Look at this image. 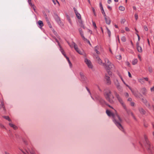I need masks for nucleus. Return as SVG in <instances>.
Returning <instances> with one entry per match:
<instances>
[{"label": "nucleus", "instance_id": "nucleus-1", "mask_svg": "<svg viewBox=\"0 0 154 154\" xmlns=\"http://www.w3.org/2000/svg\"><path fill=\"white\" fill-rule=\"evenodd\" d=\"M106 113L109 116H112L113 118V121L116 125L118 128L122 131L124 132V129L123 126L121 124L122 122V119L117 114L115 115L112 113L109 110H106Z\"/></svg>", "mask_w": 154, "mask_h": 154}, {"label": "nucleus", "instance_id": "nucleus-2", "mask_svg": "<svg viewBox=\"0 0 154 154\" xmlns=\"http://www.w3.org/2000/svg\"><path fill=\"white\" fill-rule=\"evenodd\" d=\"M144 141L143 142V145L140 142V145L143 147H145L150 154H154V149L152 146L151 145L150 142L148 139L146 135H144Z\"/></svg>", "mask_w": 154, "mask_h": 154}, {"label": "nucleus", "instance_id": "nucleus-3", "mask_svg": "<svg viewBox=\"0 0 154 154\" xmlns=\"http://www.w3.org/2000/svg\"><path fill=\"white\" fill-rule=\"evenodd\" d=\"M104 96L106 100L110 103H112L113 100L112 99L114 98V97L111 94V92L109 89H107L104 93Z\"/></svg>", "mask_w": 154, "mask_h": 154}, {"label": "nucleus", "instance_id": "nucleus-4", "mask_svg": "<svg viewBox=\"0 0 154 154\" xmlns=\"http://www.w3.org/2000/svg\"><path fill=\"white\" fill-rule=\"evenodd\" d=\"M69 46L72 48H74L76 51L79 54L81 55H83L84 53V51H83L80 50L78 48L77 45L74 42H72L71 43H69L67 42Z\"/></svg>", "mask_w": 154, "mask_h": 154}, {"label": "nucleus", "instance_id": "nucleus-5", "mask_svg": "<svg viewBox=\"0 0 154 154\" xmlns=\"http://www.w3.org/2000/svg\"><path fill=\"white\" fill-rule=\"evenodd\" d=\"M104 59L105 63H103L105 65H102L103 66H105L109 69H111L114 67V65L110 63L107 58H105Z\"/></svg>", "mask_w": 154, "mask_h": 154}, {"label": "nucleus", "instance_id": "nucleus-6", "mask_svg": "<svg viewBox=\"0 0 154 154\" xmlns=\"http://www.w3.org/2000/svg\"><path fill=\"white\" fill-rule=\"evenodd\" d=\"M93 56L96 62L98 64L102 65H105L103 63L102 60L95 53L93 54Z\"/></svg>", "mask_w": 154, "mask_h": 154}, {"label": "nucleus", "instance_id": "nucleus-7", "mask_svg": "<svg viewBox=\"0 0 154 154\" xmlns=\"http://www.w3.org/2000/svg\"><path fill=\"white\" fill-rule=\"evenodd\" d=\"M121 104H122V106L123 107L124 109L125 110L127 114L128 115H131V116H132V117H133V118L135 120H136V118L135 117L133 113L131 112V110L130 109H128L127 108L125 104L123 102V103H121Z\"/></svg>", "mask_w": 154, "mask_h": 154}, {"label": "nucleus", "instance_id": "nucleus-8", "mask_svg": "<svg viewBox=\"0 0 154 154\" xmlns=\"http://www.w3.org/2000/svg\"><path fill=\"white\" fill-rule=\"evenodd\" d=\"M113 92L120 103L121 104L122 103H123V102L122 99L117 93L116 91V90H113Z\"/></svg>", "mask_w": 154, "mask_h": 154}, {"label": "nucleus", "instance_id": "nucleus-9", "mask_svg": "<svg viewBox=\"0 0 154 154\" xmlns=\"http://www.w3.org/2000/svg\"><path fill=\"white\" fill-rule=\"evenodd\" d=\"M113 92L120 103L121 104L122 103H123V102L122 99L117 93L116 91V90H113Z\"/></svg>", "mask_w": 154, "mask_h": 154}, {"label": "nucleus", "instance_id": "nucleus-10", "mask_svg": "<svg viewBox=\"0 0 154 154\" xmlns=\"http://www.w3.org/2000/svg\"><path fill=\"white\" fill-rule=\"evenodd\" d=\"M55 19L56 22L60 26H62L63 25V24L60 20V18L57 15H56V16Z\"/></svg>", "mask_w": 154, "mask_h": 154}, {"label": "nucleus", "instance_id": "nucleus-11", "mask_svg": "<svg viewBox=\"0 0 154 154\" xmlns=\"http://www.w3.org/2000/svg\"><path fill=\"white\" fill-rule=\"evenodd\" d=\"M85 62L86 64H87L89 68H92L93 66L92 64L91 63L90 60L86 58L85 59Z\"/></svg>", "mask_w": 154, "mask_h": 154}, {"label": "nucleus", "instance_id": "nucleus-12", "mask_svg": "<svg viewBox=\"0 0 154 154\" xmlns=\"http://www.w3.org/2000/svg\"><path fill=\"white\" fill-rule=\"evenodd\" d=\"M56 40L57 42L58 43V44L59 46L60 47V51L62 53V54L64 55V56L65 57V55H66L65 54V52L63 49L62 48L61 46L59 44V42L57 40V39H56Z\"/></svg>", "mask_w": 154, "mask_h": 154}, {"label": "nucleus", "instance_id": "nucleus-13", "mask_svg": "<svg viewBox=\"0 0 154 154\" xmlns=\"http://www.w3.org/2000/svg\"><path fill=\"white\" fill-rule=\"evenodd\" d=\"M100 50V47L98 46H95L94 48V51L96 52V54H100V52L99 51Z\"/></svg>", "mask_w": 154, "mask_h": 154}, {"label": "nucleus", "instance_id": "nucleus-14", "mask_svg": "<svg viewBox=\"0 0 154 154\" xmlns=\"http://www.w3.org/2000/svg\"><path fill=\"white\" fill-rule=\"evenodd\" d=\"M105 79H106V83L108 85H109L111 84V82L110 80L109 77L107 75H105Z\"/></svg>", "mask_w": 154, "mask_h": 154}, {"label": "nucleus", "instance_id": "nucleus-15", "mask_svg": "<svg viewBox=\"0 0 154 154\" xmlns=\"http://www.w3.org/2000/svg\"><path fill=\"white\" fill-rule=\"evenodd\" d=\"M138 110L140 114L142 115H144L145 114L146 112L144 109L142 107H139Z\"/></svg>", "mask_w": 154, "mask_h": 154}, {"label": "nucleus", "instance_id": "nucleus-16", "mask_svg": "<svg viewBox=\"0 0 154 154\" xmlns=\"http://www.w3.org/2000/svg\"><path fill=\"white\" fill-rule=\"evenodd\" d=\"M136 46L138 51L140 52H142V48L140 46H139L138 42H137L136 44Z\"/></svg>", "mask_w": 154, "mask_h": 154}, {"label": "nucleus", "instance_id": "nucleus-17", "mask_svg": "<svg viewBox=\"0 0 154 154\" xmlns=\"http://www.w3.org/2000/svg\"><path fill=\"white\" fill-rule=\"evenodd\" d=\"M133 94L137 97L141 98V97H143L142 95L140 93L137 94L134 92H133Z\"/></svg>", "mask_w": 154, "mask_h": 154}, {"label": "nucleus", "instance_id": "nucleus-18", "mask_svg": "<svg viewBox=\"0 0 154 154\" xmlns=\"http://www.w3.org/2000/svg\"><path fill=\"white\" fill-rule=\"evenodd\" d=\"M140 99H141V100H142V101L147 106V105H148V106H149V104H147V101L146 99L143 98L142 97H141V98H140Z\"/></svg>", "mask_w": 154, "mask_h": 154}, {"label": "nucleus", "instance_id": "nucleus-19", "mask_svg": "<svg viewBox=\"0 0 154 154\" xmlns=\"http://www.w3.org/2000/svg\"><path fill=\"white\" fill-rule=\"evenodd\" d=\"M105 19L106 24L108 25L110 24L111 21L109 17H105Z\"/></svg>", "mask_w": 154, "mask_h": 154}, {"label": "nucleus", "instance_id": "nucleus-20", "mask_svg": "<svg viewBox=\"0 0 154 154\" xmlns=\"http://www.w3.org/2000/svg\"><path fill=\"white\" fill-rule=\"evenodd\" d=\"M141 91L142 93L144 95H145L146 94V90L145 88H143L141 89Z\"/></svg>", "mask_w": 154, "mask_h": 154}, {"label": "nucleus", "instance_id": "nucleus-21", "mask_svg": "<svg viewBox=\"0 0 154 154\" xmlns=\"http://www.w3.org/2000/svg\"><path fill=\"white\" fill-rule=\"evenodd\" d=\"M101 103H104L105 104H106L110 108H112L113 109V108L111 106H110V105H109L107 104H106V102H105V101L102 98H101Z\"/></svg>", "mask_w": 154, "mask_h": 154}, {"label": "nucleus", "instance_id": "nucleus-22", "mask_svg": "<svg viewBox=\"0 0 154 154\" xmlns=\"http://www.w3.org/2000/svg\"><path fill=\"white\" fill-rule=\"evenodd\" d=\"M116 87L118 90L120 92H122L123 91L122 88V87L120 86V85Z\"/></svg>", "mask_w": 154, "mask_h": 154}, {"label": "nucleus", "instance_id": "nucleus-23", "mask_svg": "<svg viewBox=\"0 0 154 154\" xmlns=\"http://www.w3.org/2000/svg\"><path fill=\"white\" fill-rule=\"evenodd\" d=\"M9 125L10 126H11V127H12L14 129L16 130L17 129V127L15 125L11 123H9Z\"/></svg>", "mask_w": 154, "mask_h": 154}, {"label": "nucleus", "instance_id": "nucleus-24", "mask_svg": "<svg viewBox=\"0 0 154 154\" xmlns=\"http://www.w3.org/2000/svg\"><path fill=\"white\" fill-rule=\"evenodd\" d=\"M114 83L116 87L120 85V84L117 79L114 80Z\"/></svg>", "mask_w": 154, "mask_h": 154}, {"label": "nucleus", "instance_id": "nucleus-25", "mask_svg": "<svg viewBox=\"0 0 154 154\" xmlns=\"http://www.w3.org/2000/svg\"><path fill=\"white\" fill-rule=\"evenodd\" d=\"M38 24L41 27L43 26L44 25L42 21L41 20L38 21Z\"/></svg>", "mask_w": 154, "mask_h": 154}, {"label": "nucleus", "instance_id": "nucleus-26", "mask_svg": "<svg viewBox=\"0 0 154 154\" xmlns=\"http://www.w3.org/2000/svg\"><path fill=\"white\" fill-rule=\"evenodd\" d=\"M79 31L80 33V34L81 35V36L82 37L84 38H84V36H83V32H82V29L81 28H79Z\"/></svg>", "mask_w": 154, "mask_h": 154}, {"label": "nucleus", "instance_id": "nucleus-27", "mask_svg": "<svg viewBox=\"0 0 154 154\" xmlns=\"http://www.w3.org/2000/svg\"><path fill=\"white\" fill-rule=\"evenodd\" d=\"M76 17L79 19H81V17L80 14L78 13L77 12L75 14Z\"/></svg>", "mask_w": 154, "mask_h": 154}, {"label": "nucleus", "instance_id": "nucleus-28", "mask_svg": "<svg viewBox=\"0 0 154 154\" xmlns=\"http://www.w3.org/2000/svg\"><path fill=\"white\" fill-rule=\"evenodd\" d=\"M79 20H79V22L80 23V26L81 27H82L83 29H84L85 28V27L84 26V25H83V24L82 21L81 20V19H79Z\"/></svg>", "mask_w": 154, "mask_h": 154}, {"label": "nucleus", "instance_id": "nucleus-29", "mask_svg": "<svg viewBox=\"0 0 154 154\" xmlns=\"http://www.w3.org/2000/svg\"><path fill=\"white\" fill-rule=\"evenodd\" d=\"M79 20H79V22L80 23V26L81 27H82L83 29H84L85 28V27L84 26V25H83V24L82 21L81 20V19H79Z\"/></svg>", "mask_w": 154, "mask_h": 154}, {"label": "nucleus", "instance_id": "nucleus-30", "mask_svg": "<svg viewBox=\"0 0 154 154\" xmlns=\"http://www.w3.org/2000/svg\"><path fill=\"white\" fill-rule=\"evenodd\" d=\"M80 75L81 77V79H82V80H84L85 79V77L83 73L82 72L80 73Z\"/></svg>", "mask_w": 154, "mask_h": 154}, {"label": "nucleus", "instance_id": "nucleus-31", "mask_svg": "<svg viewBox=\"0 0 154 154\" xmlns=\"http://www.w3.org/2000/svg\"><path fill=\"white\" fill-rule=\"evenodd\" d=\"M138 61L137 60V59H134L132 62V64L133 65H135L137 64Z\"/></svg>", "mask_w": 154, "mask_h": 154}, {"label": "nucleus", "instance_id": "nucleus-32", "mask_svg": "<svg viewBox=\"0 0 154 154\" xmlns=\"http://www.w3.org/2000/svg\"><path fill=\"white\" fill-rule=\"evenodd\" d=\"M46 19L47 22V23L49 27L50 28H51L52 26H51V24L49 21V20L47 18H46Z\"/></svg>", "mask_w": 154, "mask_h": 154}, {"label": "nucleus", "instance_id": "nucleus-33", "mask_svg": "<svg viewBox=\"0 0 154 154\" xmlns=\"http://www.w3.org/2000/svg\"><path fill=\"white\" fill-rule=\"evenodd\" d=\"M2 107L3 109L5 110V107L4 106V103L2 102H1V104H0V109Z\"/></svg>", "mask_w": 154, "mask_h": 154}, {"label": "nucleus", "instance_id": "nucleus-34", "mask_svg": "<svg viewBox=\"0 0 154 154\" xmlns=\"http://www.w3.org/2000/svg\"><path fill=\"white\" fill-rule=\"evenodd\" d=\"M139 81L141 84H143L144 82V80L143 78V79H139Z\"/></svg>", "mask_w": 154, "mask_h": 154}, {"label": "nucleus", "instance_id": "nucleus-35", "mask_svg": "<svg viewBox=\"0 0 154 154\" xmlns=\"http://www.w3.org/2000/svg\"><path fill=\"white\" fill-rule=\"evenodd\" d=\"M101 12L102 13V14H103V15L105 17L106 16V15L105 14V12L104 11V10H103V8H102V9H101Z\"/></svg>", "mask_w": 154, "mask_h": 154}, {"label": "nucleus", "instance_id": "nucleus-36", "mask_svg": "<svg viewBox=\"0 0 154 154\" xmlns=\"http://www.w3.org/2000/svg\"><path fill=\"white\" fill-rule=\"evenodd\" d=\"M116 58L119 60H121L122 59V57L120 55H118L116 56Z\"/></svg>", "mask_w": 154, "mask_h": 154}, {"label": "nucleus", "instance_id": "nucleus-37", "mask_svg": "<svg viewBox=\"0 0 154 154\" xmlns=\"http://www.w3.org/2000/svg\"><path fill=\"white\" fill-rule=\"evenodd\" d=\"M3 117L5 119L8 120L9 121H11V120L9 118V117L8 116H4Z\"/></svg>", "mask_w": 154, "mask_h": 154}, {"label": "nucleus", "instance_id": "nucleus-38", "mask_svg": "<svg viewBox=\"0 0 154 154\" xmlns=\"http://www.w3.org/2000/svg\"><path fill=\"white\" fill-rule=\"evenodd\" d=\"M119 10L122 11H124L125 9V8L122 6H120L119 8Z\"/></svg>", "mask_w": 154, "mask_h": 154}, {"label": "nucleus", "instance_id": "nucleus-39", "mask_svg": "<svg viewBox=\"0 0 154 154\" xmlns=\"http://www.w3.org/2000/svg\"><path fill=\"white\" fill-rule=\"evenodd\" d=\"M130 104L131 106L134 107L135 106V104L134 102H131L130 103Z\"/></svg>", "mask_w": 154, "mask_h": 154}, {"label": "nucleus", "instance_id": "nucleus-40", "mask_svg": "<svg viewBox=\"0 0 154 154\" xmlns=\"http://www.w3.org/2000/svg\"><path fill=\"white\" fill-rule=\"evenodd\" d=\"M107 33L108 34V35L109 37L110 36V35H111V32L107 28Z\"/></svg>", "mask_w": 154, "mask_h": 154}, {"label": "nucleus", "instance_id": "nucleus-41", "mask_svg": "<svg viewBox=\"0 0 154 154\" xmlns=\"http://www.w3.org/2000/svg\"><path fill=\"white\" fill-rule=\"evenodd\" d=\"M54 34L56 35V37L54 38H59L60 37L58 35H57V34L56 32H54Z\"/></svg>", "mask_w": 154, "mask_h": 154}, {"label": "nucleus", "instance_id": "nucleus-42", "mask_svg": "<svg viewBox=\"0 0 154 154\" xmlns=\"http://www.w3.org/2000/svg\"><path fill=\"white\" fill-rule=\"evenodd\" d=\"M149 71L150 72H152V68L151 67H149L148 68Z\"/></svg>", "mask_w": 154, "mask_h": 154}, {"label": "nucleus", "instance_id": "nucleus-43", "mask_svg": "<svg viewBox=\"0 0 154 154\" xmlns=\"http://www.w3.org/2000/svg\"><path fill=\"white\" fill-rule=\"evenodd\" d=\"M134 16L136 20H137L138 18V15L137 13L135 14Z\"/></svg>", "mask_w": 154, "mask_h": 154}, {"label": "nucleus", "instance_id": "nucleus-44", "mask_svg": "<svg viewBox=\"0 0 154 154\" xmlns=\"http://www.w3.org/2000/svg\"><path fill=\"white\" fill-rule=\"evenodd\" d=\"M125 21V19H122L121 21L122 23H124Z\"/></svg>", "mask_w": 154, "mask_h": 154}, {"label": "nucleus", "instance_id": "nucleus-45", "mask_svg": "<svg viewBox=\"0 0 154 154\" xmlns=\"http://www.w3.org/2000/svg\"><path fill=\"white\" fill-rule=\"evenodd\" d=\"M144 29L146 31H148V29L147 27L146 26H144Z\"/></svg>", "mask_w": 154, "mask_h": 154}, {"label": "nucleus", "instance_id": "nucleus-46", "mask_svg": "<svg viewBox=\"0 0 154 154\" xmlns=\"http://www.w3.org/2000/svg\"><path fill=\"white\" fill-rule=\"evenodd\" d=\"M68 63H69V66H70V67H71L72 66V65L71 62L69 60H68Z\"/></svg>", "mask_w": 154, "mask_h": 154}, {"label": "nucleus", "instance_id": "nucleus-47", "mask_svg": "<svg viewBox=\"0 0 154 154\" xmlns=\"http://www.w3.org/2000/svg\"><path fill=\"white\" fill-rule=\"evenodd\" d=\"M53 2L55 5H56V2H57L58 3V4H59L57 0H56V1H55L54 0H53Z\"/></svg>", "mask_w": 154, "mask_h": 154}, {"label": "nucleus", "instance_id": "nucleus-48", "mask_svg": "<svg viewBox=\"0 0 154 154\" xmlns=\"http://www.w3.org/2000/svg\"><path fill=\"white\" fill-rule=\"evenodd\" d=\"M73 10H74V11L75 14L77 13V12H78L77 11V9H76L74 7L73 8Z\"/></svg>", "mask_w": 154, "mask_h": 154}, {"label": "nucleus", "instance_id": "nucleus-49", "mask_svg": "<svg viewBox=\"0 0 154 154\" xmlns=\"http://www.w3.org/2000/svg\"><path fill=\"white\" fill-rule=\"evenodd\" d=\"M68 20V21L69 23H70V24L72 26V22H71V20L70 19H69V20Z\"/></svg>", "mask_w": 154, "mask_h": 154}, {"label": "nucleus", "instance_id": "nucleus-50", "mask_svg": "<svg viewBox=\"0 0 154 154\" xmlns=\"http://www.w3.org/2000/svg\"><path fill=\"white\" fill-rule=\"evenodd\" d=\"M126 64L128 66H130V63L128 62H126Z\"/></svg>", "mask_w": 154, "mask_h": 154}, {"label": "nucleus", "instance_id": "nucleus-51", "mask_svg": "<svg viewBox=\"0 0 154 154\" xmlns=\"http://www.w3.org/2000/svg\"><path fill=\"white\" fill-rule=\"evenodd\" d=\"M93 26H94V28H96V24L95 22H93Z\"/></svg>", "mask_w": 154, "mask_h": 154}, {"label": "nucleus", "instance_id": "nucleus-52", "mask_svg": "<svg viewBox=\"0 0 154 154\" xmlns=\"http://www.w3.org/2000/svg\"><path fill=\"white\" fill-rule=\"evenodd\" d=\"M125 96L127 97L129 96V94L128 93H126L125 94Z\"/></svg>", "mask_w": 154, "mask_h": 154}, {"label": "nucleus", "instance_id": "nucleus-53", "mask_svg": "<svg viewBox=\"0 0 154 154\" xmlns=\"http://www.w3.org/2000/svg\"><path fill=\"white\" fill-rule=\"evenodd\" d=\"M86 88L88 91V92H89V93L91 95V93L89 89L87 87H86Z\"/></svg>", "mask_w": 154, "mask_h": 154}, {"label": "nucleus", "instance_id": "nucleus-54", "mask_svg": "<svg viewBox=\"0 0 154 154\" xmlns=\"http://www.w3.org/2000/svg\"><path fill=\"white\" fill-rule=\"evenodd\" d=\"M85 39L86 40V42H87L88 43H89V44L91 46V44L90 43V41H89V40H87V39Z\"/></svg>", "mask_w": 154, "mask_h": 154}, {"label": "nucleus", "instance_id": "nucleus-55", "mask_svg": "<svg viewBox=\"0 0 154 154\" xmlns=\"http://www.w3.org/2000/svg\"><path fill=\"white\" fill-rule=\"evenodd\" d=\"M128 101L130 102V103L131 102H132V99L131 98H129L128 99Z\"/></svg>", "mask_w": 154, "mask_h": 154}, {"label": "nucleus", "instance_id": "nucleus-56", "mask_svg": "<svg viewBox=\"0 0 154 154\" xmlns=\"http://www.w3.org/2000/svg\"><path fill=\"white\" fill-rule=\"evenodd\" d=\"M100 9H102V8H103V6H102V5L101 4V3H100Z\"/></svg>", "mask_w": 154, "mask_h": 154}, {"label": "nucleus", "instance_id": "nucleus-57", "mask_svg": "<svg viewBox=\"0 0 154 154\" xmlns=\"http://www.w3.org/2000/svg\"><path fill=\"white\" fill-rule=\"evenodd\" d=\"M30 5L31 6V7H32V8H34V7H35V5L33 4H31Z\"/></svg>", "mask_w": 154, "mask_h": 154}, {"label": "nucleus", "instance_id": "nucleus-58", "mask_svg": "<svg viewBox=\"0 0 154 154\" xmlns=\"http://www.w3.org/2000/svg\"><path fill=\"white\" fill-rule=\"evenodd\" d=\"M107 8L109 10H111V9H112L111 7L110 6H109L108 5L107 6Z\"/></svg>", "mask_w": 154, "mask_h": 154}, {"label": "nucleus", "instance_id": "nucleus-59", "mask_svg": "<svg viewBox=\"0 0 154 154\" xmlns=\"http://www.w3.org/2000/svg\"><path fill=\"white\" fill-rule=\"evenodd\" d=\"M31 0H28V3H29V4L30 5L32 4V3L31 2Z\"/></svg>", "mask_w": 154, "mask_h": 154}, {"label": "nucleus", "instance_id": "nucleus-60", "mask_svg": "<svg viewBox=\"0 0 154 154\" xmlns=\"http://www.w3.org/2000/svg\"><path fill=\"white\" fill-rule=\"evenodd\" d=\"M128 76L130 77H131V75L129 72H128Z\"/></svg>", "mask_w": 154, "mask_h": 154}, {"label": "nucleus", "instance_id": "nucleus-61", "mask_svg": "<svg viewBox=\"0 0 154 154\" xmlns=\"http://www.w3.org/2000/svg\"><path fill=\"white\" fill-rule=\"evenodd\" d=\"M111 2V0H108L107 2L108 4H110Z\"/></svg>", "mask_w": 154, "mask_h": 154}, {"label": "nucleus", "instance_id": "nucleus-62", "mask_svg": "<svg viewBox=\"0 0 154 154\" xmlns=\"http://www.w3.org/2000/svg\"><path fill=\"white\" fill-rule=\"evenodd\" d=\"M65 57H66V59L67 61L69 60L68 57L66 55H65Z\"/></svg>", "mask_w": 154, "mask_h": 154}, {"label": "nucleus", "instance_id": "nucleus-63", "mask_svg": "<svg viewBox=\"0 0 154 154\" xmlns=\"http://www.w3.org/2000/svg\"><path fill=\"white\" fill-rule=\"evenodd\" d=\"M125 30L127 31H129V29L127 27L125 28Z\"/></svg>", "mask_w": 154, "mask_h": 154}, {"label": "nucleus", "instance_id": "nucleus-64", "mask_svg": "<svg viewBox=\"0 0 154 154\" xmlns=\"http://www.w3.org/2000/svg\"><path fill=\"white\" fill-rule=\"evenodd\" d=\"M66 17V18H67V20H68L70 19V17L68 15H67Z\"/></svg>", "mask_w": 154, "mask_h": 154}]
</instances>
